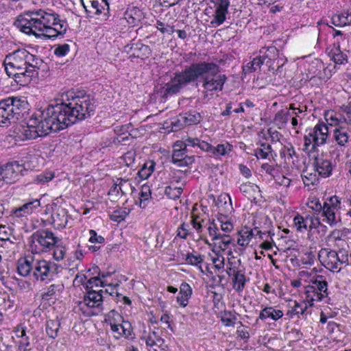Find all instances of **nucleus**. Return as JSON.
<instances>
[{
	"mask_svg": "<svg viewBox=\"0 0 351 351\" xmlns=\"http://www.w3.org/2000/svg\"><path fill=\"white\" fill-rule=\"evenodd\" d=\"M60 104L49 106L41 115H32L25 124L17 128V134L22 141L45 136L52 132H58L90 117L95 109V101L89 95L74 96L67 93Z\"/></svg>",
	"mask_w": 351,
	"mask_h": 351,
	"instance_id": "nucleus-1",
	"label": "nucleus"
},
{
	"mask_svg": "<svg viewBox=\"0 0 351 351\" xmlns=\"http://www.w3.org/2000/svg\"><path fill=\"white\" fill-rule=\"evenodd\" d=\"M219 73V66L213 62H199L191 64L175 73L171 80L164 86L165 96L179 93L191 83L202 81L206 93L221 91L227 81L225 74Z\"/></svg>",
	"mask_w": 351,
	"mask_h": 351,
	"instance_id": "nucleus-2",
	"label": "nucleus"
},
{
	"mask_svg": "<svg viewBox=\"0 0 351 351\" xmlns=\"http://www.w3.org/2000/svg\"><path fill=\"white\" fill-rule=\"evenodd\" d=\"M14 25L21 32L37 38H54L64 35L68 29L67 22L58 14L42 9L25 12L18 16Z\"/></svg>",
	"mask_w": 351,
	"mask_h": 351,
	"instance_id": "nucleus-3",
	"label": "nucleus"
},
{
	"mask_svg": "<svg viewBox=\"0 0 351 351\" xmlns=\"http://www.w3.org/2000/svg\"><path fill=\"white\" fill-rule=\"evenodd\" d=\"M6 73L17 82H27L44 69L45 62L38 56L21 49L9 53L4 60Z\"/></svg>",
	"mask_w": 351,
	"mask_h": 351,
	"instance_id": "nucleus-4",
	"label": "nucleus"
},
{
	"mask_svg": "<svg viewBox=\"0 0 351 351\" xmlns=\"http://www.w3.org/2000/svg\"><path fill=\"white\" fill-rule=\"evenodd\" d=\"M310 207L315 210L322 212L323 221L330 226H335L341 222L340 208L341 199L336 195L330 197L326 199L323 205L319 201L311 202Z\"/></svg>",
	"mask_w": 351,
	"mask_h": 351,
	"instance_id": "nucleus-5",
	"label": "nucleus"
},
{
	"mask_svg": "<svg viewBox=\"0 0 351 351\" xmlns=\"http://www.w3.org/2000/svg\"><path fill=\"white\" fill-rule=\"evenodd\" d=\"M59 241L51 230H38L29 237V249L33 254H40L52 249Z\"/></svg>",
	"mask_w": 351,
	"mask_h": 351,
	"instance_id": "nucleus-6",
	"label": "nucleus"
},
{
	"mask_svg": "<svg viewBox=\"0 0 351 351\" xmlns=\"http://www.w3.org/2000/svg\"><path fill=\"white\" fill-rule=\"evenodd\" d=\"M25 101L17 97H7L0 101V126H8L21 112Z\"/></svg>",
	"mask_w": 351,
	"mask_h": 351,
	"instance_id": "nucleus-7",
	"label": "nucleus"
},
{
	"mask_svg": "<svg viewBox=\"0 0 351 351\" xmlns=\"http://www.w3.org/2000/svg\"><path fill=\"white\" fill-rule=\"evenodd\" d=\"M304 294L306 302L309 306H312L315 302L322 301L328 296V282L326 278L321 275L317 276L311 280L308 285L305 287Z\"/></svg>",
	"mask_w": 351,
	"mask_h": 351,
	"instance_id": "nucleus-8",
	"label": "nucleus"
},
{
	"mask_svg": "<svg viewBox=\"0 0 351 351\" xmlns=\"http://www.w3.org/2000/svg\"><path fill=\"white\" fill-rule=\"evenodd\" d=\"M328 137V128L323 122L318 123L313 128L307 131L304 137V149L314 152L317 147L326 143Z\"/></svg>",
	"mask_w": 351,
	"mask_h": 351,
	"instance_id": "nucleus-9",
	"label": "nucleus"
},
{
	"mask_svg": "<svg viewBox=\"0 0 351 351\" xmlns=\"http://www.w3.org/2000/svg\"><path fill=\"white\" fill-rule=\"evenodd\" d=\"M319 258L325 267L332 271H339L343 265L348 263V255L344 250H330L322 249L319 252Z\"/></svg>",
	"mask_w": 351,
	"mask_h": 351,
	"instance_id": "nucleus-10",
	"label": "nucleus"
},
{
	"mask_svg": "<svg viewBox=\"0 0 351 351\" xmlns=\"http://www.w3.org/2000/svg\"><path fill=\"white\" fill-rule=\"evenodd\" d=\"M101 291L90 290L84 294L83 300L78 303V308L86 316L97 315L101 310L103 296Z\"/></svg>",
	"mask_w": 351,
	"mask_h": 351,
	"instance_id": "nucleus-11",
	"label": "nucleus"
},
{
	"mask_svg": "<svg viewBox=\"0 0 351 351\" xmlns=\"http://www.w3.org/2000/svg\"><path fill=\"white\" fill-rule=\"evenodd\" d=\"M186 146L197 147L200 149L213 154L215 156H223L228 154L233 149L232 145L228 142L218 144L216 147L213 146L210 143L200 141L197 138L189 137L185 141Z\"/></svg>",
	"mask_w": 351,
	"mask_h": 351,
	"instance_id": "nucleus-12",
	"label": "nucleus"
},
{
	"mask_svg": "<svg viewBox=\"0 0 351 351\" xmlns=\"http://www.w3.org/2000/svg\"><path fill=\"white\" fill-rule=\"evenodd\" d=\"M33 276L36 280H51L58 273L59 266L44 259H36L34 265Z\"/></svg>",
	"mask_w": 351,
	"mask_h": 351,
	"instance_id": "nucleus-13",
	"label": "nucleus"
},
{
	"mask_svg": "<svg viewBox=\"0 0 351 351\" xmlns=\"http://www.w3.org/2000/svg\"><path fill=\"white\" fill-rule=\"evenodd\" d=\"M85 11L97 16L101 21H107L110 14V6L108 0H80Z\"/></svg>",
	"mask_w": 351,
	"mask_h": 351,
	"instance_id": "nucleus-14",
	"label": "nucleus"
},
{
	"mask_svg": "<svg viewBox=\"0 0 351 351\" xmlns=\"http://www.w3.org/2000/svg\"><path fill=\"white\" fill-rule=\"evenodd\" d=\"M24 170L23 165L16 160L0 165V172L5 184H12L19 180Z\"/></svg>",
	"mask_w": 351,
	"mask_h": 351,
	"instance_id": "nucleus-15",
	"label": "nucleus"
},
{
	"mask_svg": "<svg viewBox=\"0 0 351 351\" xmlns=\"http://www.w3.org/2000/svg\"><path fill=\"white\" fill-rule=\"evenodd\" d=\"M210 9L214 10L213 14V19L210 21L213 25L219 26L226 19V14L228 12L230 5L229 0H210Z\"/></svg>",
	"mask_w": 351,
	"mask_h": 351,
	"instance_id": "nucleus-16",
	"label": "nucleus"
},
{
	"mask_svg": "<svg viewBox=\"0 0 351 351\" xmlns=\"http://www.w3.org/2000/svg\"><path fill=\"white\" fill-rule=\"evenodd\" d=\"M313 171L322 178H328L332 174L333 166L330 160L323 156H313Z\"/></svg>",
	"mask_w": 351,
	"mask_h": 351,
	"instance_id": "nucleus-17",
	"label": "nucleus"
},
{
	"mask_svg": "<svg viewBox=\"0 0 351 351\" xmlns=\"http://www.w3.org/2000/svg\"><path fill=\"white\" fill-rule=\"evenodd\" d=\"M348 117H350L348 110L346 111L344 114L332 110H327L324 113V118L327 123L335 128L349 124L348 121H347Z\"/></svg>",
	"mask_w": 351,
	"mask_h": 351,
	"instance_id": "nucleus-18",
	"label": "nucleus"
},
{
	"mask_svg": "<svg viewBox=\"0 0 351 351\" xmlns=\"http://www.w3.org/2000/svg\"><path fill=\"white\" fill-rule=\"evenodd\" d=\"M215 206L218 210L217 216L230 215L234 210L231 198L228 194L219 195L215 201Z\"/></svg>",
	"mask_w": 351,
	"mask_h": 351,
	"instance_id": "nucleus-19",
	"label": "nucleus"
},
{
	"mask_svg": "<svg viewBox=\"0 0 351 351\" xmlns=\"http://www.w3.org/2000/svg\"><path fill=\"white\" fill-rule=\"evenodd\" d=\"M35 258L33 255L21 257L17 262V271L19 275L26 277L33 273Z\"/></svg>",
	"mask_w": 351,
	"mask_h": 351,
	"instance_id": "nucleus-20",
	"label": "nucleus"
},
{
	"mask_svg": "<svg viewBox=\"0 0 351 351\" xmlns=\"http://www.w3.org/2000/svg\"><path fill=\"white\" fill-rule=\"evenodd\" d=\"M200 121V114L193 111L180 114L178 121L173 122L172 124L176 128V129H180L183 124L186 125H190L193 124H197L199 123Z\"/></svg>",
	"mask_w": 351,
	"mask_h": 351,
	"instance_id": "nucleus-21",
	"label": "nucleus"
},
{
	"mask_svg": "<svg viewBox=\"0 0 351 351\" xmlns=\"http://www.w3.org/2000/svg\"><path fill=\"white\" fill-rule=\"evenodd\" d=\"M68 212L62 207L57 208L52 214L53 225L57 229L64 228L68 223Z\"/></svg>",
	"mask_w": 351,
	"mask_h": 351,
	"instance_id": "nucleus-22",
	"label": "nucleus"
},
{
	"mask_svg": "<svg viewBox=\"0 0 351 351\" xmlns=\"http://www.w3.org/2000/svg\"><path fill=\"white\" fill-rule=\"evenodd\" d=\"M260 53H262L261 56H262V58L265 60V59H268V60L266 62V64H269V70L272 71L274 73L278 74V73H281V68L283 65L282 64L281 65H278L277 69H275L274 67H271V60L275 58V57L278 55V51L274 46L268 47L267 48H263L262 50L260 51Z\"/></svg>",
	"mask_w": 351,
	"mask_h": 351,
	"instance_id": "nucleus-23",
	"label": "nucleus"
},
{
	"mask_svg": "<svg viewBox=\"0 0 351 351\" xmlns=\"http://www.w3.org/2000/svg\"><path fill=\"white\" fill-rule=\"evenodd\" d=\"M265 234V232H263L258 228H255L254 230H243L239 232L237 243L242 247H245L250 243L254 235H258L261 238H263V235Z\"/></svg>",
	"mask_w": 351,
	"mask_h": 351,
	"instance_id": "nucleus-24",
	"label": "nucleus"
},
{
	"mask_svg": "<svg viewBox=\"0 0 351 351\" xmlns=\"http://www.w3.org/2000/svg\"><path fill=\"white\" fill-rule=\"evenodd\" d=\"M156 329V328H154V329L149 332L147 335H143L141 339L145 341L147 346L153 347L156 346L163 350L164 348L162 346L165 343V339L161 337Z\"/></svg>",
	"mask_w": 351,
	"mask_h": 351,
	"instance_id": "nucleus-25",
	"label": "nucleus"
},
{
	"mask_svg": "<svg viewBox=\"0 0 351 351\" xmlns=\"http://www.w3.org/2000/svg\"><path fill=\"white\" fill-rule=\"evenodd\" d=\"M308 306V304L304 300L299 302L296 300H290L289 302V309L287 311V315L293 317L295 315L300 316L304 315Z\"/></svg>",
	"mask_w": 351,
	"mask_h": 351,
	"instance_id": "nucleus-26",
	"label": "nucleus"
},
{
	"mask_svg": "<svg viewBox=\"0 0 351 351\" xmlns=\"http://www.w3.org/2000/svg\"><path fill=\"white\" fill-rule=\"evenodd\" d=\"M333 138L337 145L345 147L348 143L350 138L348 129L344 125L335 128L333 131Z\"/></svg>",
	"mask_w": 351,
	"mask_h": 351,
	"instance_id": "nucleus-27",
	"label": "nucleus"
},
{
	"mask_svg": "<svg viewBox=\"0 0 351 351\" xmlns=\"http://www.w3.org/2000/svg\"><path fill=\"white\" fill-rule=\"evenodd\" d=\"M40 205V200L35 199L32 201L24 204L23 206L16 208L14 211V214L16 217H21L25 215L31 214L34 209L39 207Z\"/></svg>",
	"mask_w": 351,
	"mask_h": 351,
	"instance_id": "nucleus-28",
	"label": "nucleus"
},
{
	"mask_svg": "<svg viewBox=\"0 0 351 351\" xmlns=\"http://www.w3.org/2000/svg\"><path fill=\"white\" fill-rule=\"evenodd\" d=\"M125 47V50L129 48L130 50L133 51V55L137 57H149L152 54L150 47L141 43L128 45Z\"/></svg>",
	"mask_w": 351,
	"mask_h": 351,
	"instance_id": "nucleus-29",
	"label": "nucleus"
},
{
	"mask_svg": "<svg viewBox=\"0 0 351 351\" xmlns=\"http://www.w3.org/2000/svg\"><path fill=\"white\" fill-rule=\"evenodd\" d=\"M63 289L64 285L62 284H52L44 289L42 293V298L46 300L56 299Z\"/></svg>",
	"mask_w": 351,
	"mask_h": 351,
	"instance_id": "nucleus-30",
	"label": "nucleus"
},
{
	"mask_svg": "<svg viewBox=\"0 0 351 351\" xmlns=\"http://www.w3.org/2000/svg\"><path fill=\"white\" fill-rule=\"evenodd\" d=\"M283 316V312L279 309H275L272 306L264 308L259 313L258 319H265L271 318L274 321H277Z\"/></svg>",
	"mask_w": 351,
	"mask_h": 351,
	"instance_id": "nucleus-31",
	"label": "nucleus"
},
{
	"mask_svg": "<svg viewBox=\"0 0 351 351\" xmlns=\"http://www.w3.org/2000/svg\"><path fill=\"white\" fill-rule=\"evenodd\" d=\"M280 156L285 157V160L289 162H291L293 165L297 166L299 162V156L295 148L290 145L289 147H285L280 152Z\"/></svg>",
	"mask_w": 351,
	"mask_h": 351,
	"instance_id": "nucleus-32",
	"label": "nucleus"
},
{
	"mask_svg": "<svg viewBox=\"0 0 351 351\" xmlns=\"http://www.w3.org/2000/svg\"><path fill=\"white\" fill-rule=\"evenodd\" d=\"M233 289L237 292H241L245 289L247 278L245 273L240 270L237 271L232 278Z\"/></svg>",
	"mask_w": 351,
	"mask_h": 351,
	"instance_id": "nucleus-33",
	"label": "nucleus"
},
{
	"mask_svg": "<svg viewBox=\"0 0 351 351\" xmlns=\"http://www.w3.org/2000/svg\"><path fill=\"white\" fill-rule=\"evenodd\" d=\"M60 327L59 319H49L47 321L45 325V331L49 337L55 339L58 337V333Z\"/></svg>",
	"mask_w": 351,
	"mask_h": 351,
	"instance_id": "nucleus-34",
	"label": "nucleus"
},
{
	"mask_svg": "<svg viewBox=\"0 0 351 351\" xmlns=\"http://www.w3.org/2000/svg\"><path fill=\"white\" fill-rule=\"evenodd\" d=\"M216 220L218 226H220L221 230L224 232V234H228L233 230L234 225L230 215L217 216Z\"/></svg>",
	"mask_w": 351,
	"mask_h": 351,
	"instance_id": "nucleus-35",
	"label": "nucleus"
},
{
	"mask_svg": "<svg viewBox=\"0 0 351 351\" xmlns=\"http://www.w3.org/2000/svg\"><path fill=\"white\" fill-rule=\"evenodd\" d=\"M257 158L270 159L273 158L271 146L267 143H261V147L254 150Z\"/></svg>",
	"mask_w": 351,
	"mask_h": 351,
	"instance_id": "nucleus-36",
	"label": "nucleus"
},
{
	"mask_svg": "<svg viewBox=\"0 0 351 351\" xmlns=\"http://www.w3.org/2000/svg\"><path fill=\"white\" fill-rule=\"evenodd\" d=\"M187 264L197 266L201 272H204L201 264L204 261V256L198 253H188L185 258Z\"/></svg>",
	"mask_w": 351,
	"mask_h": 351,
	"instance_id": "nucleus-37",
	"label": "nucleus"
},
{
	"mask_svg": "<svg viewBox=\"0 0 351 351\" xmlns=\"http://www.w3.org/2000/svg\"><path fill=\"white\" fill-rule=\"evenodd\" d=\"M302 178L306 186H313L318 183V175L314 171L306 169L302 173Z\"/></svg>",
	"mask_w": 351,
	"mask_h": 351,
	"instance_id": "nucleus-38",
	"label": "nucleus"
},
{
	"mask_svg": "<svg viewBox=\"0 0 351 351\" xmlns=\"http://www.w3.org/2000/svg\"><path fill=\"white\" fill-rule=\"evenodd\" d=\"M330 56L335 64H343L348 62L347 55L341 51L339 47L332 49Z\"/></svg>",
	"mask_w": 351,
	"mask_h": 351,
	"instance_id": "nucleus-39",
	"label": "nucleus"
},
{
	"mask_svg": "<svg viewBox=\"0 0 351 351\" xmlns=\"http://www.w3.org/2000/svg\"><path fill=\"white\" fill-rule=\"evenodd\" d=\"M117 185L119 186V189L123 195H125L129 193H133L135 191L134 186H132L128 179L117 178Z\"/></svg>",
	"mask_w": 351,
	"mask_h": 351,
	"instance_id": "nucleus-40",
	"label": "nucleus"
},
{
	"mask_svg": "<svg viewBox=\"0 0 351 351\" xmlns=\"http://www.w3.org/2000/svg\"><path fill=\"white\" fill-rule=\"evenodd\" d=\"M292 116L289 110H280L274 117V121L277 125L284 126Z\"/></svg>",
	"mask_w": 351,
	"mask_h": 351,
	"instance_id": "nucleus-41",
	"label": "nucleus"
},
{
	"mask_svg": "<svg viewBox=\"0 0 351 351\" xmlns=\"http://www.w3.org/2000/svg\"><path fill=\"white\" fill-rule=\"evenodd\" d=\"M306 217L309 220V222H308L307 223V231H311L312 229L314 228L315 229L317 228H322L323 234H325L327 228L326 226L322 224L319 217L310 215H306Z\"/></svg>",
	"mask_w": 351,
	"mask_h": 351,
	"instance_id": "nucleus-42",
	"label": "nucleus"
},
{
	"mask_svg": "<svg viewBox=\"0 0 351 351\" xmlns=\"http://www.w3.org/2000/svg\"><path fill=\"white\" fill-rule=\"evenodd\" d=\"M105 287V286H110L111 287L112 285L110 283H108L106 280H101V278L99 276H95L90 278L87 280L86 282V290L90 291L93 290V288L94 287Z\"/></svg>",
	"mask_w": 351,
	"mask_h": 351,
	"instance_id": "nucleus-43",
	"label": "nucleus"
},
{
	"mask_svg": "<svg viewBox=\"0 0 351 351\" xmlns=\"http://www.w3.org/2000/svg\"><path fill=\"white\" fill-rule=\"evenodd\" d=\"M309 220L306 216L304 217L300 215H297L293 218V224L296 230L300 232L307 231V223Z\"/></svg>",
	"mask_w": 351,
	"mask_h": 351,
	"instance_id": "nucleus-44",
	"label": "nucleus"
},
{
	"mask_svg": "<svg viewBox=\"0 0 351 351\" xmlns=\"http://www.w3.org/2000/svg\"><path fill=\"white\" fill-rule=\"evenodd\" d=\"M155 167V163L153 161L145 162L141 169L138 171V176L143 180L147 179L153 173Z\"/></svg>",
	"mask_w": 351,
	"mask_h": 351,
	"instance_id": "nucleus-45",
	"label": "nucleus"
},
{
	"mask_svg": "<svg viewBox=\"0 0 351 351\" xmlns=\"http://www.w3.org/2000/svg\"><path fill=\"white\" fill-rule=\"evenodd\" d=\"M10 235L11 230L9 228L5 226H0V242L3 243L8 247L12 246L14 243L10 239Z\"/></svg>",
	"mask_w": 351,
	"mask_h": 351,
	"instance_id": "nucleus-46",
	"label": "nucleus"
},
{
	"mask_svg": "<svg viewBox=\"0 0 351 351\" xmlns=\"http://www.w3.org/2000/svg\"><path fill=\"white\" fill-rule=\"evenodd\" d=\"M151 190L147 185H143L140 193V204L141 208L146 206L145 202L149 200L151 197Z\"/></svg>",
	"mask_w": 351,
	"mask_h": 351,
	"instance_id": "nucleus-47",
	"label": "nucleus"
},
{
	"mask_svg": "<svg viewBox=\"0 0 351 351\" xmlns=\"http://www.w3.org/2000/svg\"><path fill=\"white\" fill-rule=\"evenodd\" d=\"M53 257L57 261L64 259L66 255V250L65 246L59 245L58 243L53 246Z\"/></svg>",
	"mask_w": 351,
	"mask_h": 351,
	"instance_id": "nucleus-48",
	"label": "nucleus"
},
{
	"mask_svg": "<svg viewBox=\"0 0 351 351\" xmlns=\"http://www.w3.org/2000/svg\"><path fill=\"white\" fill-rule=\"evenodd\" d=\"M207 230L209 235L212 237L213 241L218 240V238L221 237V233L218 228L217 220H213L212 222H210Z\"/></svg>",
	"mask_w": 351,
	"mask_h": 351,
	"instance_id": "nucleus-49",
	"label": "nucleus"
},
{
	"mask_svg": "<svg viewBox=\"0 0 351 351\" xmlns=\"http://www.w3.org/2000/svg\"><path fill=\"white\" fill-rule=\"evenodd\" d=\"M331 23L337 27H343L349 25L348 18L346 17L344 12L333 15L331 18Z\"/></svg>",
	"mask_w": 351,
	"mask_h": 351,
	"instance_id": "nucleus-50",
	"label": "nucleus"
},
{
	"mask_svg": "<svg viewBox=\"0 0 351 351\" xmlns=\"http://www.w3.org/2000/svg\"><path fill=\"white\" fill-rule=\"evenodd\" d=\"M184 141H186V139ZM183 143H184V148L180 147V149H173V154H172V162L173 163L175 162H178L180 159H182L184 157H189V156H187L186 154V147L188 146H186L185 141H184Z\"/></svg>",
	"mask_w": 351,
	"mask_h": 351,
	"instance_id": "nucleus-51",
	"label": "nucleus"
},
{
	"mask_svg": "<svg viewBox=\"0 0 351 351\" xmlns=\"http://www.w3.org/2000/svg\"><path fill=\"white\" fill-rule=\"evenodd\" d=\"M265 232L266 234L263 235V239L265 238V240L261 244L260 247L264 250H270L273 247L274 242L272 241V237L274 235V233L271 230H268Z\"/></svg>",
	"mask_w": 351,
	"mask_h": 351,
	"instance_id": "nucleus-52",
	"label": "nucleus"
},
{
	"mask_svg": "<svg viewBox=\"0 0 351 351\" xmlns=\"http://www.w3.org/2000/svg\"><path fill=\"white\" fill-rule=\"evenodd\" d=\"M165 194L171 199H176L180 197L182 194V189L181 187H172L171 186L165 188Z\"/></svg>",
	"mask_w": 351,
	"mask_h": 351,
	"instance_id": "nucleus-53",
	"label": "nucleus"
},
{
	"mask_svg": "<svg viewBox=\"0 0 351 351\" xmlns=\"http://www.w3.org/2000/svg\"><path fill=\"white\" fill-rule=\"evenodd\" d=\"M191 224L197 233H201L203 226H205L206 221L202 219L199 215H192Z\"/></svg>",
	"mask_w": 351,
	"mask_h": 351,
	"instance_id": "nucleus-54",
	"label": "nucleus"
},
{
	"mask_svg": "<svg viewBox=\"0 0 351 351\" xmlns=\"http://www.w3.org/2000/svg\"><path fill=\"white\" fill-rule=\"evenodd\" d=\"M213 252H215V256H211V261L214 264L215 268L218 270L223 269L225 265L224 257L219 254V252H216L215 251H213Z\"/></svg>",
	"mask_w": 351,
	"mask_h": 351,
	"instance_id": "nucleus-55",
	"label": "nucleus"
},
{
	"mask_svg": "<svg viewBox=\"0 0 351 351\" xmlns=\"http://www.w3.org/2000/svg\"><path fill=\"white\" fill-rule=\"evenodd\" d=\"M70 51V45L68 44L57 45L54 46L53 53L58 57H64Z\"/></svg>",
	"mask_w": 351,
	"mask_h": 351,
	"instance_id": "nucleus-56",
	"label": "nucleus"
},
{
	"mask_svg": "<svg viewBox=\"0 0 351 351\" xmlns=\"http://www.w3.org/2000/svg\"><path fill=\"white\" fill-rule=\"evenodd\" d=\"M128 14L130 18L132 19V23H134L141 21V19L144 18L143 12L137 8H132L130 9L129 11H128Z\"/></svg>",
	"mask_w": 351,
	"mask_h": 351,
	"instance_id": "nucleus-57",
	"label": "nucleus"
},
{
	"mask_svg": "<svg viewBox=\"0 0 351 351\" xmlns=\"http://www.w3.org/2000/svg\"><path fill=\"white\" fill-rule=\"evenodd\" d=\"M54 178V173L52 171H44L36 176L35 179L38 183H46L51 181Z\"/></svg>",
	"mask_w": 351,
	"mask_h": 351,
	"instance_id": "nucleus-58",
	"label": "nucleus"
},
{
	"mask_svg": "<svg viewBox=\"0 0 351 351\" xmlns=\"http://www.w3.org/2000/svg\"><path fill=\"white\" fill-rule=\"evenodd\" d=\"M189 225L183 222L177 230V237L182 239H186L189 234Z\"/></svg>",
	"mask_w": 351,
	"mask_h": 351,
	"instance_id": "nucleus-59",
	"label": "nucleus"
},
{
	"mask_svg": "<svg viewBox=\"0 0 351 351\" xmlns=\"http://www.w3.org/2000/svg\"><path fill=\"white\" fill-rule=\"evenodd\" d=\"M89 234L90 238L88 241L91 243L101 244L103 243L105 241V239L102 236L98 235L96 231L94 230H90Z\"/></svg>",
	"mask_w": 351,
	"mask_h": 351,
	"instance_id": "nucleus-60",
	"label": "nucleus"
},
{
	"mask_svg": "<svg viewBox=\"0 0 351 351\" xmlns=\"http://www.w3.org/2000/svg\"><path fill=\"white\" fill-rule=\"evenodd\" d=\"M218 239L221 240L219 243V247L223 251L226 250L231 243L229 235L226 234H221V237L218 238Z\"/></svg>",
	"mask_w": 351,
	"mask_h": 351,
	"instance_id": "nucleus-61",
	"label": "nucleus"
},
{
	"mask_svg": "<svg viewBox=\"0 0 351 351\" xmlns=\"http://www.w3.org/2000/svg\"><path fill=\"white\" fill-rule=\"evenodd\" d=\"M195 161V157L193 156L184 157L182 159H180L178 162H173L174 165L180 167H185L192 165Z\"/></svg>",
	"mask_w": 351,
	"mask_h": 351,
	"instance_id": "nucleus-62",
	"label": "nucleus"
},
{
	"mask_svg": "<svg viewBox=\"0 0 351 351\" xmlns=\"http://www.w3.org/2000/svg\"><path fill=\"white\" fill-rule=\"evenodd\" d=\"M121 329L122 331V335L125 337H129L132 331L131 324L127 321H123L121 324Z\"/></svg>",
	"mask_w": 351,
	"mask_h": 351,
	"instance_id": "nucleus-63",
	"label": "nucleus"
},
{
	"mask_svg": "<svg viewBox=\"0 0 351 351\" xmlns=\"http://www.w3.org/2000/svg\"><path fill=\"white\" fill-rule=\"evenodd\" d=\"M87 282V276L85 274H77L76 275L74 280L73 284L76 286H80L81 285H83L84 286V288L86 289V282Z\"/></svg>",
	"mask_w": 351,
	"mask_h": 351,
	"instance_id": "nucleus-64",
	"label": "nucleus"
}]
</instances>
